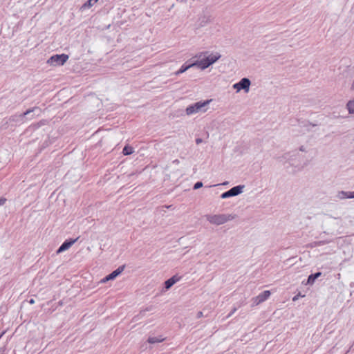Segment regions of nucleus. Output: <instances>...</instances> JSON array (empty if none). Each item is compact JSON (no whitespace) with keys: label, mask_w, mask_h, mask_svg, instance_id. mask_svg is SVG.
I'll return each mask as SVG.
<instances>
[{"label":"nucleus","mask_w":354,"mask_h":354,"mask_svg":"<svg viewBox=\"0 0 354 354\" xmlns=\"http://www.w3.org/2000/svg\"><path fill=\"white\" fill-rule=\"evenodd\" d=\"M212 100H207L203 102L200 101L197 102L196 103H194L192 104H190L186 108V114L187 115H190L196 113H198L200 111H205L206 109H204L210 102Z\"/></svg>","instance_id":"f257e3e1"},{"label":"nucleus","mask_w":354,"mask_h":354,"mask_svg":"<svg viewBox=\"0 0 354 354\" xmlns=\"http://www.w3.org/2000/svg\"><path fill=\"white\" fill-rule=\"evenodd\" d=\"M218 57L212 56V57H205L200 60H197L192 63L193 66H197L198 68L203 70L209 67L211 64L214 63Z\"/></svg>","instance_id":"f03ea898"},{"label":"nucleus","mask_w":354,"mask_h":354,"mask_svg":"<svg viewBox=\"0 0 354 354\" xmlns=\"http://www.w3.org/2000/svg\"><path fill=\"white\" fill-rule=\"evenodd\" d=\"M32 112H37V115H39L41 112V109L39 107H34L32 109H29L20 115H14L10 117L8 121L9 122H25V116L29 115Z\"/></svg>","instance_id":"7ed1b4c3"},{"label":"nucleus","mask_w":354,"mask_h":354,"mask_svg":"<svg viewBox=\"0 0 354 354\" xmlns=\"http://www.w3.org/2000/svg\"><path fill=\"white\" fill-rule=\"evenodd\" d=\"M68 59V55L66 54L54 55L47 61V63L52 66H62Z\"/></svg>","instance_id":"20e7f679"},{"label":"nucleus","mask_w":354,"mask_h":354,"mask_svg":"<svg viewBox=\"0 0 354 354\" xmlns=\"http://www.w3.org/2000/svg\"><path fill=\"white\" fill-rule=\"evenodd\" d=\"M251 85V81L248 77L242 78L239 82L233 85V88L236 90V92H239L243 90L245 93L250 91V86Z\"/></svg>","instance_id":"39448f33"},{"label":"nucleus","mask_w":354,"mask_h":354,"mask_svg":"<svg viewBox=\"0 0 354 354\" xmlns=\"http://www.w3.org/2000/svg\"><path fill=\"white\" fill-rule=\"evenodd\" d=\"M244 188L245 185H243L233 187L228 191L223 193V198L238 196L239 194H241L243 192Z\"/></svg>","instance_id":"423d86ee"},{"label":"nucleus","mask_w":354,"mask_h":354,"mask_svg":"<svg viewBox=\"0 0 354 354\" xmlns=\"http://www.w3.org/2000/svg\"><path fill=\"white\" fill-rule=\"evenodd\" d=\"M271 292L270 290H264L260 293L258 296L252 298L253 306H257L261 303L267 300L270 296Z\"/></svg>","instance_id":"0eeeda50"},{"label":"nucleus","mask_w":354,"mask_h":354,"mask_svg":"<svg viewBox=\"0 0 354 354\" xmlns=\"http://www.w3.org/2000/svg\"><path fill=\"white\" fill-rule=\"evenodd\" d=\"M78 240V237L76 239H66L64 241V243L59 246V248L57 249L56 253L60 254L68 249H69Z\"/></svg>","instance_id":"6e6552de"},{"label":"nucleus","mask_w":354,"mask_h":354,"mask_svg":"<svg viewBox=\"0 0 354 354\" xmlns=\"http://www.w3.org/2000/svg\"><path fill=\"white\" fill-rule=\"evenodd\" d=\"M124 268H125V265H122V266H119L116 270H115L111 273H110L109 274L106 276L102 280V281L104 283V282H106V281H108L109 280L114 279L115 278H116L119 274H120L123 272Z\"/></svg>","instance_id":"1a4fd4ad"},{"label":"nucleus","mask_w":354,"mask_h":354,"mask_svg":"<svg viewBox=\"0 0 354 354\" xmlns=\"http://www.w3.org/2000/svg\"><path fill=\"white\" fill-rule=\"evenodd\" d=\"M336 197L339 200L354 198V192L339 191L336 194Z\"/></svg>","instance_id":"9d476101"},{"label":"nucleus","mask_w":354,"mask_h":354,"mask_svg":"<svg viewBox=\"0 0 354 354\" xmlns=\"http://www.w3.org/2000/svg\"><path fill=\"white\" fill-rule=\"evenodd\" d=\"M180 279V277L178 275H174L171 278L168 279L165 281V290H169L171 288L176 282H178Z\"/></svg>","instance_id":"9b49d317"},{"label":"nucleus","mask_w":354,"mask_h":354,"mask_svg":"<svg viewBox=\"0 0 354 354\" xmlns=\"http://www.w3.org/2000/svg\"><path fill=\"white\" fill-rule=\"evenodd\" d=\"M205 216L212 224H221V216L220 215H205Z\"/></svg>","instance_id":"f8f14e48"},{"label":"nucleus","mask_w":354,"mask_h":354,"mask_svg":"<svg viewBox=\"0 0 354 354\" xmlns=\"http://www.w3.org/2000/svg\"><path fill=\"white\" fill-rule=\"evenodd\" d=\"M322 275V272H315L314 274H311L308 276V281H307V283L308 284H310V285H312L314 283L315 281L320 276Z\"/></svg>","instance_id":"ddd939ff"},{"label":"nucleus","mask_w":354,"mask_h":354,"mask_svg":"<svg viewBox=\"0 0 354 354\" xmlns=\"http://www.w3.org/2000/svg\"><path fill=\"white\" fill-rule=\"evenodd\" d=\"M165 340V338L162 337V336H159V337H149L147 339V342L149 343V344H155V343H159V342H162Z\"/></svg>","instance_id":"4468645a"},{"label":"nucleus","mask_w":354,"mask_h":354,"mask_svg":"<svg viewBox=\"0 0 354 354\" xmlns=\"http://www.w3.org/2000/svg\"><path fill=\"white\" fill-rule=\"evenodd\" d=\"M133 152H134L133 148L132 147H131V146H129V145L124 146V147L123 148V150H122V153L124 156L131 155Z\"/></svg>","instance_id":"2eb2a0df"},{"label":"nucleus","mask_w":354,"mask_h":354,"mask_svg":"<svg viewBox=\"0 0 354 354\" xmlns=\"http://www.w3.org/2000/svg\"><path fill=\"white\" fill-rule=\"evenodd\" d=\"M191 67H193V65L192 64H190L189 65H185V64H183L180 68L176 72V75H180L181 73H183L184 72H185L187 70H188L189 68H190Z\"/></svg>","instance_id":"dca6fc26"},{"label":"nucleus","mask_w":354,"mask_h":354,"mask_svg":"<svg viewBox=\"0 0 354 354\" xmlns=\"http://www.w3.org/2000/svg\"><path fill=\"white\" fill-rule=\"evenodd\" d=\"M346 108L349 113L354 114V99L347 102Z\"/></svg>","instance_id":"f3484780"},{"label":"nucleus","mask_w":354,"mask_h":354,"mask_svg":"<svg viewBox=\"0 0 354 354\" xmlns=\"http://www.w3.org/2000/svg\"><path fill=\"white\" fill-rule=\"evenodd\" d=\"M98 0H88L83 6L82 8H89L95 4Z\"/></svg>","instance_id":"a211bd4d"},{"label":"nucleus","mask_w":354,"mask_h":354,"mask_svg":"<svg viewBox=\"0 0 354 354\" xmlns=\"http://www.w3.org/2000/svg\"><path fill=\"white\" fill-rule=\"evenodd\" d=\"M234 217H235V216L231 215V214H228V215L223 214V224L230 221V220H232L233 218H234Z\"/></svg>","instance_id":"6ab92c4d"},{"label":"nucleus","mask_w":354,"mask_h":354,"mask_svg":"<svg viewBox=\"0 0 354 354\" xmlns=\"http://www.w3.org/2000/svg\"><path fill=\"white\" fill-rule=\"evenodd\" d=\"M202 187H203V183L201 181H198L194 184L193 189H198Z\"/></svg>","instance_id":"aec40b11"},{"label":"nucleus","mask_w":354,"mask_h":354,"mask_svg":"<svg viewBox=\"0 0 354 354\" xmlns=\"http://www.w3.org/2000/svg\"><path fill=\"white\" fill-rule=\"evenodd\" d=\"M151 310H152V306L148 307V308H145V310H141L140 314L141 315V316H144L146 311H149Z\"/></svg>","instance_id":"412c9836"},{"label":"nucleus","mask_w":354,"mask_h":354,"mask_svg":"<svg viewBox=\"0 0 354 354\" xmlns=\"http://www.w3.org/2000/svg\"><path fill=\"white\" fill-rule=\"evenodd\" d=\"M202 317H203V313L202 311L198 312L196 314V318L199 319L201 318Z\"/></svg>","instance_id":"4be33fe9"},{"label":"nucleus","mask_w":354,"mask_h":354,"mask_svg":"<svg viewBox=\"0 0 354 354\" xmlns=\"http://www.w3.org/2000/svg\"><path fill=\"white\" fill-rule=\"evenodd\" d=\"M308 126H313V127H315L316 126V124H312L309 122H306L304 124V127H308Z\"/></svg>","instance_id":"5701e85b"},{"label":"nucleus","mask_w":354,"mask_h":354,"mask_svg":"<svg viewBox=\"0 0 354 354\" xmlns=\"http://www.w3.org/2000/svg\"><path fill=\"white\" fill-rule=\"evenodd\" d=\"M6 201V199L5 198H3V197L0 198V205H4Z\"/></svg>","instance_id":"b1692460"},{"label":"nucleus","mask_w":354,"mask_h":354,"mask_svg":"<svg viewBox=\"0 0 354 354\" xmlns=\"http://www.w3.org/2000/svg\"><path fill=\"white\" fill-rule=\"evenodd\" d=\"M202 142H203V140H202L201 138H196V144H198H198H200V143H201Z\"/></svg>","instance_id":"393cba45"},{"label":"nucleus","mask_w":354,"mask_h":354,"mask_svg":"<svg viewBox=\"0 0 354 354\" xmlns=\"http://www.w3.org/2000/svg\"><path fill=\"white\" fill-rule=\"evenodd\" d=\"M28 303L30 304H35V299H30L29 301H28Z\"/></svg>","instance_id":"a878e982"},{"label":"nucleus","mask_w":354,"mask_h":354,"mask_svg":"<svg viewBox=\"0 0 354 354\" xmlns=\"http://www.w3.org/2000/svg\"><path fill=\"white\" fill-rule=\"evenodd\" d=\"M299 151H306V148L304 146H301L299 147Z\"/></svg>","instance_id":"bb28decb"},{"label":"nucleus","mask_w":354,"mask_h":354,"mask_svg":"<svg viewBox=\"0 0 354 354\" xmlns=\"http://www.w3.org/2000/svg\"><path fill=\"white\" fill-rule=\"evenodd\" d=\"M8 121H6V123L3 125V127H3L4 129H7V127H8V126H7V125H8Z\"/></svg>","instance_id":"cd10ccee"},{"label":"nucleus","mask_w":354,"mask_h":354,"mask_svg":"<svg viewBox=\"0 0 354 354\" xmlns=\"http://www.w3.org/2000/svg\"><path fill=\"white\" fill-rule=\"evenodd\" d=\"M174 163H176V164H178L179 163V160L178 159H176L173 161Z\"/></svg>","instance_id":"c85d7f7f"},{"label":"nucleus","mask_w":354,"mask_h":354,"mask_svg":"<svg viewBox=\"0 0 354 354\" xmlns=\"http://www.w3.org/2000/svg\"><path fill=\"white\" fill-rule=\"evenodd\" d=\"M297 297H298V296H297H297H295V297H293L292 300H293V301H295L296 299H297Z\"/></svg>","instance_id":"c756f323"},{"label":"nucleus","mask_w":354,"mask_h":354,"mask_svg":"<svg viewBox=\"0 0 354 354\" xmlns=\"http://www.w3.org/2000/svg\"><path fill=\"white\" fill-rule=\"evenodd\" d=\"M228 184V182H223V185H227Z\"/></svg>","instance_id":"7c9ffc66"},{"label":"nucleus","mask_w":354,"mask_h":354,"mask_svg":"<svg viewBox=\"0 0 354 354\" xmlns=\"http://www.w3.org/2000/svg\"><path fill=\"white\" fill-rule=\"evenodd\" d=\"M3 334H4V332H3V333H1L0 334V339H1V337L3 335Z\"/></svg>","instance_id":"2f4dec72"},{"label":"nucleus","mask_w":354,"mask_h":354,"mask_svg":"<svg viewBox=\"0 0 354 354\" xmlns=\"http://www.w3.org/2000/svg\"><path fill=\"white\" fill-rule=\"evenodd\" d=\"M232 313H230L227 315V317H229L231 315Z\"/></svg>","instance_id":"473e14b6"},{"label":"nucleus","mask_w":354,"mask_h":354,"mask_svg":"<svg viewBox=\"0 0 354 354\" xmlns=\"http://www.w3.org/2000/svg\"><path fill=\"white\" fill-rule=\"evenodd\" d=\"M234 311H236V308H234V309L233 310V311L232 312V313H234Z\"/></svg>","instance_id":"72a5a7b5"}]
</instances>
